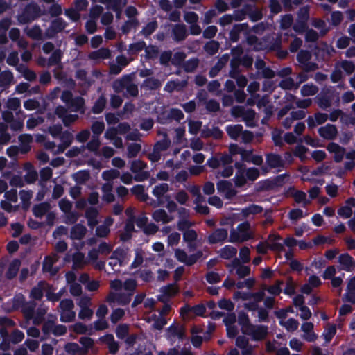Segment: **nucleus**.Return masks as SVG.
<instances>
[{
  "mask_svg": "<svg viewBox=\"0 0 355 355\" xmlns=\"http://www.w3.org/2000/svg\"><path fill=\"white\" fill-rule=\"evenodd\" d=\"M147 167V164L140 159L134 160L131 163L130 171L133 173L141 171L143 169Z\"/></svg>",
  "mask_w": 355,
  "mask_h": 355,
  "instance_id": "55",
  "label": "nucleus"
},
{
  "mask_svg": "<svg viewBox=\"0 0 355 355\" xmlns=\"http://www.w3.org/2000/svg\"><path fill=\"white\" fill-rule=\"evenodd\" d=\"M110 56L111 51L107 48H101L90 53V58L92 59H108Z\"/></svg>",
  "mask_w": 355,
  "mask_h": 355,
  "instance_id": "36",
  "label": "nucleus"
},
{
  "mask_svg": "<svg viewBox=\"0 0 355 355\" xmlns=\"http://www.w3.org/2000/svg\"><path fill=\"white\" fill-rule=\"evenodd\" d=\"M328 119L327 114L317 113L314 116H309L307 122L309 127H315L324 123Z\"/></svg>",
  "mask_w": 355,
  "mask_h": 355,
  "instance_id": "30",
  "label": "nucleus"
},
{
  "mask_svg": "<svg viewBox=\"0 0 355 355\" xmlns=\"http://www.w3.org/2000/svg\"><path fill=\"white\" fill-rule=\"evenodd\" d=\"M101 145L99 137L92 136L91 140L87 142L86 148L91 152H97Z\"/></svg>",
  "mask_w": 355,
  "mask_h": 355,
  "instance_id": "57",
  "label": "nucleus"
},
{
  "mask_svg": "<svg viewBox=\"0 0 355 355\" xmlns=\"http://www.w3.org/2000/svg\"><path fill=\"white\" fill-rule=\"evenodd\" d=\"M189 212L185 208L179 209V230H183V238L187 242L191 243L194 241L197 237L194 230L189 229L191 223L189 220Z\"/></svg>",
  "mask_w": 355,
  "mask_h": 355,
  "instance_id": "1",
  "label": "nucleus"
},
{
  "mask_svg": "<svg viewBox=\"0 0 355 355\" xmlns=\"http://www.w3.org/2000/svg\"><path fill=\"white\" fill-rule=\"evenodd\" d=\"M84 258V254L80 252L73 253L72 255L73 268L74 269L76 268H81L83 266Z\"/></svg>",
  "mask_w": 355,
  "mask_h": 355,
  "instance_id": "50",
  "label": "nucleus"
},
{
  "mask_svg": "<svg viewBox=\"0 0 355 355\" xmlns=\"http://www.w3.org/2000/svg\"><path fill=\"white\" fill-rule=\"evenodd\" d=\"M328 151L334 155V159L336 162H340L345 155V150L336 143H330L327 147Z\"/></svg>",
  "mask_w": 355,
  "mask_h": 355,
  "instance_id": "10",
  "label": "nucleus"
},
{
  "mask_svg": "<svg viewBox=\"0 0 355 355\" xmlns=\"http://www.w3.org/2000/svg\"><path fill=\"white\" fill-rule=\"evenodd\" d=\"M131 79L130 76H124L121 80H118L114 82L113 83V89L115 92L120 93L127 86V83L130 82Z\"/></svg>",
  "mask_w": 355,
  "mask_h": 355,
  "instance_id": "35",
  "label": "nucleus"
},
{
  "mask_svg": "<svg viewBox=\"0 0 355 355\" xmlns=\"http://www.w3.org/2000/svg\"><path fill=\"white\" fill-rule=\"evenodd\" d=\"M51 205L47 202L36 204L33 207V214L36 218H42L50 209Z\"/></svg>",
  "mask_w": 355,
  "mask_h": 355,
  "instance_id": "23",
  "label": "nucleus"
},
{
  "mask_svg": "<svg viewBox=\"0 0 355 355\" xmlns=\"http://www.w3.org/2000/svg\"><path fill=\"white\" fill-rule=\"evenodd\" d=\"M157 120L161 124H167L173 120L178 121V108H171L161 112L157 115Z\"/></svg>",
  "mask_w": 355,
  "mask_h": 355,
  "instance_id": "8",
  "label": "nucleus"
},
{
  "mask_svg": "<svg viewBox=\"0 0 355 355\" xmlns=\"http://www.w3.org/2000/svg\"><path fill=\"white\" fill-rule=\"evenodd\" d=\"M146 46V44L144 40L130 44L128 48V53L130 55H136L143 49H145Z\"/></svg>",
  "mask_w": 355,
  "mask_h": 355,
  "instance_id": "39",
  "label": "nucleus"
},
{
  "mask_svg": "<svg viewBox=\"0 0 355 355\" xmlns=\"http://www.w3.org/2000/svg\"><path fill=\"white\" fill-rule=\"evenodd\" d=\"M226 130L231 138L236 139L242 132V126L241 125H230L227 127Z\"/></svg>",
  "mask_w": 355,
  "mask_h": 355,
  "instance_id": "48",
  "label": "nucleus"
},
{
  "mask_svg": "<svg viewBox=\"0 0 355 355\" xmlns=\"http://www.w3.org/2000/svg\"><path fill=\"white\" fill-rule=\"evenodd\" d=\"M6 106L9 110L12 111H16L21 107L20 99L17 97L9 98L8 99Z\"/></svg>",
  "mask_w": 355,
  "mask_h": 355,
  "instance_id": "64",
  "label": "nucleus"
},
{
  "mask_svg": "<svg viewBox=\"0 0 355 355\" xmlns=\"http://www.w3.org/2000/svg\"><path fill=\"white\" fill-rule=\"evenodd\" d=\"M55 318L52 320L49 319L47 321L44 322L42 331L44 335H49L51 333H53L55 326Z\"/></svg>",
  "mask_w": 355,
  "mask_h": 355,
  "instance_id": "63",
  "label": "nucleus"
},
{
  "mask_svg": "<svg viewBox=\"0 0 355 355\" xmlns=\"http://www.w3.org/2000/svg\"><path fill=\"white\" fill-rule=\"evenodd\" d=\"M41 15V9L35 3H30L24 8L19 15L18 20L20 24H26L37 19Z\"/></svg>",
  "mask_w": 355,
  "mask_h": 355,
  "instance_id": "2",
  "label": "nucleus"
},
{
  "mask_svg": "<svg viewBox=\"0 0 355 355\" xmlns=\"http://www.w3.org/2000/svg\"><path fill=\"white\" fill-rule=\"evenodd\" d=\"M67 26L68 24L62 17H57L51 21L49 27L46 30V37L49 39L55 37L58 33L64 31Z\"/></svg>",
  "mask_w": 355,
  "mask_h": 355,
  "instance_id": "4",
  "label": "nucleus"
},
{
  "mask_svg": "<svg viewBox=\"0 0 355 355\" xmlns=\"http://www.w3.org/2000/svg\"><path fill=\"white\" fill-rule=\"evenodd\" d=\"M158 24L156 20L148 22L142 30L138 33V35H142L145 38H148L157 28Z\"/></svg>",
  "mask_w": 355,
  "mask_h": 355,
  "instance_id": "28",
  "label": "nucleus"
},
{
  "mask_svg": "<svg viewBox=\"0 0 355 355\" xmlns=\"http://www.w3.org/2000/svg\"><path fill=\"white\" fill-rule=\"evenodd\" d=\"M37 304L33 300L26 302L22 309L21 313L26 320H31L33 318Z\"/></svg>",
  "mask_w": 355,
  "mask_h": 355,
  "instance_id": "18",
  "label": "nucleus"
},
{
  "mask_svg": "<svg viewBox=\"0 0 355 355\" xmlns=\"http://www.w3.org/2000/svg\"><path fill=\"white\" fill-rule=\"evenodd\" d=\"M62 53L60 49H56L53 51L48 60V66H55L58 64L62 60Z\"/></svg>",
  "mask_w": 355,
  "mask_h": 355,
  "instance_id": "44",
  "label": "nucleus"
},
{
  "mask_svg": "<svg viewBox=\"0 0 355 355\" xmlns=\"http://www.w3.org/2000/svg\"><path fill=\"white\" fill-rule=\"evenodd\" d=\"M105 129V123L103 121H96L93 122L91 130L93 132V136L99 137V135L103 132Z\"/></svg>",
  "mask_w": 355,
  "mask_h": 355,
  "instance_id": "47",
  "label": "nucleus"
},
{
  "mask_svg": "<svg viewBox=\"0 0 355 355\" xmlns=\"http://www.w3.org/2000/svg\"><path fill=\"white\" fill-rule=\"evenodd\" d=\"M21 261L18 259H13L9 264L8 268L6 272V277L8 279H14L19 270Z\"/></svg>",
  "mask_w": 355,
  "mask_h": 355,
  "instance_id": "21",
  "label": "nucleus"
},
{
  "mask_svg": "<svg viewBox=\"0 0 355 355\" xmlns=\"http://www.w3.org/2000/svg\"><path fill=\"white\" fill-rule=\"evenodd\" d=\"M216 186L218 193L224 195L226 198L230 199L236 193L230 182L221 180L217 183Z\"/></svg>",
  "mask_w": 355,
  "mask_h": 355,
  "instance_id": "9",
  "label": "nucleus"
},
{
  "mask_svg": "<svg viewBox=\"0 0 355 355\" xmlns=\"http://www.w3.org/2000/svg\"><path fill=\"white\" fill-rule=\"evenodd\" d=\"M321 284L320 278L312 275L309 277L308 282L301 288V291L305 294H309L313 288L318 287Z\"/></svg>",
  "mask_w": 355,
  "mask_h": 355,
  "instance_id": "25",
  "label": "nucleus"
},
{
  "mask_svg": "<svg viewBox=\"0 0 355 355\" xmlns=\"http://www.w3.org/2000/svg\"><path fill=\"white\" fill-rule=\"evenodd\" d=\"M159 61L163 65L167 66L171 62L173 66L178 67V52L172 54L171 51H165L161 53Z\"/></svg>",
  "mask_w": 355,
  "mask_h": 355,
  "instance_id": "15",
  "label": "nucleus"
},
{
  "mask_svg": "<svg viewBox=\"0 0 355 355\" xmlns=\"http://www.w3.org/2000/svg\"><path fill=\"white\" fill-rule=\"evenodd\" d=\"M87 228L81 223L75 224L71 229L70 238L72 240H81L87 233Z\"/></svg>",
  "mask_w": 355,
  "mask_h": 355,
  "instance_id": "14",
  "label": "nucleus"
},
{
  "mask_svg": "<svg viewBox=\"0 0 355 355\" xmlns=\"http://www.w3.org/2000/svg\"><path fill=\"white\" fill-rule=\"evenodd\" d=\"M26 34L33 40H39L42 36V30L38 25H35L27 31Z\"/></svg>",
  "mask_w": 355,
  "mask_h": 355,
  "instance_id": "59",
  "label": "nucleus"
},
{
  "mask_svg": "<svg viewBox=\"0 0 355 355\" xmlns=\"http://www.w3.org/2000/svg\"><path fill=\"white\" fill-rule=\"evenodd\" d=\"M338 67L341 69V71L345 72L346 74L352 73L354 69V64L349 61H343L337 64Z\"/></svg>",
  "mask_w": 355,
  "mask_h": 355,
  "instance_id": "60",
  "label": "nucleus"
},
{
  "mask_svg": "<svg viewBox=\"0 0 355 355\" xmlns=\"http://www.w3.org/2000/svg\"><path fill=\"white\" fill-rule=\"evenodd\" d=\"M336 333V326L333 324L328 323L322 334V338L324 340L325 343H329Z\"/></svg>",
  "mask_w": 355,
  "mask_h": 355,
  "instance_id": "31",
  "label": "nucleus"
},
{
  "mask_svg": "<svg viewBox=\"0 0 355 355\" xmlns=\"http://www.w3.org/2000/svg\"><path fill=\"white\" fill-rule=\"evenodd\" d=\"M251 236L250 225L248 223L240 224L236 229L230 232L229 241L231 243H241Z\"/></svg>",
  "mask_w": 355,
  "mask_h": 355,
  "instance_id": "3",
  "label": "nucleus"
},
{
  "mask_svg": "<svg viewBox=\"0 0 355 355\" xmlns=\"http://www.w3.org/2000/svg\"><path fill=\"white\" fill-rule=\"evenodd\" d=\"M267 163L271 168H278L283 165L281 157L277 155H270L267 157Z\"/></svg>",
  "mask_w": 355,
  "mask_h": 355,
  "instance_id": "46",
  "label": "nucleus"
},
{
  "mask_svg": "<svg viewBox=\"0 0 355 355\" xmlns=\"http://www.w3.org/2000/svg\"><path fill=\"white\" fill-rule=\"evenodd\" d=\"M237 171L234 178V183L237 187H241L246 183V173L243 166L240 163H236Z\"/></svg>",
  "mask_w": 355,
  "mask_h": 355,
  "instance_id": "17",
  "label": "nucleus"
},
{
  "mask_svg": "<svg viewBox=\"0 0 355 355\" xmlns=\"http://www.w3.org/2000/svg\"><path fill=\"white\" fill-rule=\"evenodd\" d=\"M227 238V231L225 229H218L209 236L211 243H222Z\"/></svg>",
  "mask_w": 355,
  "mask_h": 355,
  "instance_id": "20",
  "label": "nucleus"
},
{
  "mask_svg": "<svg viewBox=\"0 0 355 355\" xmlns=\"http://www.w3.org/2000/svg\"><path fill=\"white\" fill-rule=\"evenodd\" d=\"M320 135L326 139H334L337 135V130L333 125H327L318 130Z\"/></svg>",
  "mask_w": 355,
  "mask_h": 355,
  "instance_id": "19",
  "label": "nucleus"
},
{
  "mask_svg": "<svg viewBox=\"0 0 355 355\" xmlns=\"http://www.w3.org/2000/svg\"><path fill=\"white\" fill-rule=\"evenodd\" d=\"M120 175V172L116 169H110L102 173V178L105 181H112Z\"/></svg>",
  "mask_w": 355,
  "mask_h": 355,
  "instance_id": "49",
  "label": "nucleus"
},
{
  "mask_svg": "<svg viewBox=\"0 0 355 355\" xmlns=\"http://www.w3.org/2000/svg\"><path fill=\"white\" fill-rule=\"evenodd\" d=\"M85 104V99L82 96H76L73 98L69 106L73 107L75 112H84Z\"/></svg>",
  "mask_w": 355,
  "mask_h": 355,
  "instance_id": "43",
  "label": "nucleus"
},
{
  "mask_svg": "<svg viewBox=\"0 0 355 355\" xmlns=\"http://www.w3.org/2000/svg\"><path fill=\"white\" fill-rule=\"evenodd\" d=\"M160 82L155 78H148L144 80L143 86L149 89H157L160 87Z\"/></svg>",
  "mask_w": 355,
  "mask_h": 355,
  "instance_id": "53",
  "label": "nucleus"
},
{
  "mask_svg": "<svg viewBox=\"0 0 355 355\" xmlns=\"http://www.w3.org/2000/svg\"><path fill=\"white\" fill-rule=\"evenodd\" d=\"M205 312V307L198 305L194 307L185 306L181 309V316L184 320H189L196 315H202Z\"/></svg>",
  "mask_w": 355,
  "mask_h": 355,
  "instance_id": "6",
  "label": "nucleus"
},
{
  "mask_svg": "<svg viewBox=\"0 0 355 355\" xmlns=\"http://www.w3.org/2000/svg\"><path fill=\"white\" fill-rule=\"evenodd\" d=\"M168 214L164 209H159L153 213V218L156 222L167 223Z\"/></svg>",
  "mask_w": 355,
  "mask_h": 355,
  "instance_id": "51",
  "label": "nucleus"
},
{
  "mask_svg": "<svg viewBox=\"0 0 355 355\" xmlns=\"http://www.w3.org/2000/svg\"><path fill=\"white\" fill-rule=\"evenodd\" d=\"M170 145L171 140L168 138L167 134L164 133V138L157 141L153 148L161 153L162 151L167 150Z\"/></svg>",
  "mask_w": 355,
  "mask_h": 355,
  "instance_id": "38",
  "label": "nucleus"
},
{
  "mask_svg": "<svg viewBox=\"0 0 355 355\" xmlns=\"http://www.w3.org/2000/svg\"><path fill=\"white\" fill-rule=\"evenodd\" d=\"M106 102L105 96L103 95H101L92 107V113L95 114H101L106 106Z\"/></svg>",
  "mask_w": 355,
  "mask_h": 355,
  "instance_id": "33",
  "label": "nucleus"
},
{
  "mask_svg": "<svg viewBox=\"0 0 355 355\" xmlns=\"http://www.w3.org/2000/svg\"><path fill=\"white\" fill-rule=\"evenodd\" d=\"M243 333L252 335L255 340H261L266 336L267 328L263 326L247 327Z\"/></svg>",
  "mask_w": 355,
  "mask_h": 355,
  "instance_id": "12",
  "label": "nucleus"
},
{
  "mask_svg": "<svg viewBox=\"0 0 355 355\" xmlns=\"http://www.w3.org/2000/svg\"><path fill=\"white\" fill-rule=\"evenodd\" d=\"M128 157L129 158H133L137 157L138 153L141 149L140 144L137 143H132L128 146Z\"/></svg>",
  "mask_w": 355,
  "mask_h": 355,
  "instance_id": "58",
  "label": "nucleus"
},
{
  "mask_svg": "<svg viewBox=\"0 0 355 355\" xmlns=\"http://www.w3.org/2000/svg\"><path fill=\"white\" fill-rule=\"evenodd\" d=\"M0 336L2 338V341L0 343V349L3 351H8L10 348L11 336L6 327L0 329Z\"/></svg>",
  "mask_w": 355,
  "mask_h": 355,
  "instance_id": "22",
  "label": "nucleus"
},
{
  "mask_svg": "<svg viewBox=\"0 0 355 355\" xmlns=\"http://www.w3.org/2000/svg\"><path fill=\"white\" fill-rule=\"evenodd\" d=\"M301 330L303 331L302 338L308 342L315 341L318 336L313 331V324L311 322H304L301 326Z\"/></svg>",
  "mask_w": 355,
  "mask_h": 355,
  "instance_id": "11",
  "label": "nucleus"
},
{
  "mask_svg": "<svg viewBox=\"0 0 355 355\" xmlns=\"http://www.w3.org/2000/svg\"><path fill=\"white\" fill-rule=\"evenodd\" d=\"M281 238L278 235H270L268 240V246L272 250L280 252L283 250L284 245L280 242Z\"/></svg>",
  "mask_w": 355,
  "mask_h": 355,
  "instance_id": "27",
  "label": "nucleus"
},
{
  "mask_svg": "<svg viewBox=\"0 0 355 355\" xmlns=\"http://www.w3.org/2000/svg\"><path fill=\"white\" fill-rule=\"evenodd\" d=\"M139 22L137 18L128 19L124 22L121 26V32L124 35H128L132 28H136Z\"/></svg>",
  "mask_w": 355,
  "mask_h": 355,
  "instance_id": "34",
  "label": "nucleus"
},
{
  "mask_svg": "<svg viewBox=\"0 0 355 355\" xmlns=\"http://www.w3.org/2000/svg\"><path fill=\"white\" fill-rule=\"evenodd\" d=\"M19 195L22 202V208L24 210H27L30 207V200L32 198V192L31 191L21 190Z\"/></svg>",
  "mask_w": 355,
  "mask_h": 355,
  "instance_id": "41",
  "label": "nucleus"
},
{
  "mask_svg": "<svg viewBox=\"0 0 355 355\" xmlns=\"http://www.w3.org/2000/svg\"><path fill=\"white\" fill-rule=\"evenodd\" d=\"M279 323L288 331H295L299 325L298 322L293 318H290L287 320H280Z\"/></svg>",
  "mask_w": 355,
  "mask_h": 355,
  "instance_id": "45",
  "label": "nucleus"
},
{
  "mask_svg": "<svg viewBox=\"0 0 355 355\" xmlns=\"http://www.w3.org/2000/svg\"><path fill=\"white\" fill-rule=\"evenodd\" d=\"M46 313V309L42 306H40L37 309L36 311H35L34 316L33 320V323L35 325H40L44 320V316Z\"/></svg>",
  "mask_w": 355,
  "mask_h": 355,
  "instance_id": "37",
  "label": "nucleus"
},
{
  "mask_svg": "<svg viewBox=\"0 0 355 355\" xmlns=\"http://www.w3.org/2000/svg\"><path fill=\"white\" fill-rule=\"evenodd\" d=\"M98 211L96 208L90 207L87 209L85 211V218L87 220L88 226L92 228L98 224Z\"/></svg>",
  "mask_w": 355,
  "mask_h": 355,
  "instance_id": "24",
  "label": "nucleus"
},
{
  "mask_svg": "<svg viewBox=\"0 0 355 355\" xmlns=\"http://www.w3.org/2000/svg\"><path fill=\"white\" fill-rule=\"evenodd\" d=\"M146 58L147 60H154L157 58L159 54V49L157 46L150 45L145 48Z\"/></svg>",
  "mask_w": 355,
  "mask_h": 355,
  "instance_id": "52",
  "label": "nucleus"
},
{
  "mask_svg": "<svg viewBox=\"0 0 355 355\" xmlns=\"http://www.w3.org/2000/svg\"><path fill=\"white\" fill-rule=\"evenodd\" d=\"M101 343L105 344L107 346L108 352L112 355H116L120 349L119 342L116 341L113 334H106L99 338Z\"/></svg>",
  "mask_w": 355,
  "mask_h": 355,
  "instance_id": "7",
  "label": "nucleus"
},
{
  "mask_svg": "<svg viewBox=\"0 0 355 355\" xmlns=\"http://www.w3.org/2000/svg\"><path fill=\"white\" fill-rule=\"evenodd\" d=\"M14 78L13 73L9 71H3L0 73V87L8 88Z\"/></svg>",
  "mask_w": 355,
  "mask_h": 355,
  "instance_id": "29",
  "label": "nucleus"
},
{
  "mask_svg": "<svg viewBox=\"0 0 355 355\" xmlns=\"http://www.w3.org/2000/svg\"><path fill=\"white\" fill-rule=\"evenodd\" d=\"M174 290L171 285L162 287V295L157 296L159 301L166 302L172 295V291Z\"/></svg>",
  "mask_w": 355,
  "mask_h": 355,
  "instance_id": "61",
  "label": "nucleus"
},
{
  "mask_svg": "<svg viewBox=\"0 0 355 355\" xmlns=\"http://www.w3.org/2000/svg\"><path fill=\"white\" fill-rule=\"evenodd\" d=\"M129 324L123 323L119 324L115 330L116 336L119 339H124L129 334Z\"/></svg>",
  "mask_w": 355,
  "mask_h": 355,
  "instance_id": "42",
  "label": "nucleus"
},
{
  "mask_svg": "<svg viewBox=\"0 0 355 355\" xmlns=\"http://www.w3.org/2000/svg\"><path fill=\"white\" fill-rule=\"evenodd\" d=\"M168 191V185L166 183H162L159 185H156L153 190V194L159 201L161 198Z\"/></svg>",
  "mask_w": 355,
  "mask_h": 355,
  "instance_id": "40",
  "label": "nucleus"
},
{
  "mask_svg": "<svg viewBox=\"0 0 355 355\" xmlns=\"http://www.w3.org/2000/svg\"><path fill=\"white\" fill-rule=\"evenodd\" d=\"M232 114L236 117H241L249 126H253L255 113L250 109H245L243 107H235L232 110Z\"/></svg>",
  "mask_w": 355,
  "mask_h": 355,
  "instance_id": "5",
  "label": "nucleus"
},
{
  "mask_svg": "<svg viewBox=\"0 0 355 355\" xmlns=\"http://www.w3.org/2000/svg\"><path fill=\"white\" fill-rule=\"evenodd\" d=\"M310 58H311V55L308 51H302L297 54L298 61L301 64H304L305 69L307 70H313L315 69V64H311L309 65L307 63L308 61L309 60Z\"/></svg>",
  "mask_w": 355,
  "mask_h": 355,
  "instance_id": "32",
  "label": "nucleus"
},
{
  "mask_svg": "<svg viewBox=\"0 0 355 355\" xmlns=\"http://www.w3.org/2000/svg\"><path fill=\"white\" fill-rule=\"evenodd\" d=\"M125 257V252L124 250L120 247L117 248L112 252V255L110 256V259L117 260L121 264L123 260Z\"/></svg>",
  "mask_w": 355,
  "mask_h": 355,
  "instance_id": "62",
  "label": "nucleus"
},
{
  "mask_svg": "<svg viewBox=\"0 0 355 355\" xmlns=\"http://www.w3.org/2000/svg\"><path fill=\"white\" fill-rule=\"evenodd\" d=\"M236 249L232 246L227 245L224 247L220 251V255L224 259H230L236 255Z\"/></svg>",
  "mask_w": 355,
  "mask_h": 355,
  "instance_id": "56",
  "label": "nucleus"
},
{
  "mask_svg": "<svg viewBox=\"0 0 355 355\" xmlns=\"http://www.w3.org/2000/svg\"><path fill=\"white\" fill-rule=\"evenodd\" d=\"M45 284H46L45 281H40L37 285L31 289L30 297L34 300H41L44 295L43 290Z\"/></svg>",
  "mask_w": 355,
  "mask_h": 355,
  "instance_id": "26",
  "label": "nucleus"
},
{
  "mask_svg": "<svg viewBox=\"0 0 355 355\" xmlns=\"http://www.w3.org/2000/svg\"><path fill=\"white\" fill-rule=\"evenodd\" d=\"M125 315V311L121 308H117L112 311L110 315V320L112 323L116 324Z\"/></svg>",
  "mask_w": 355,
  "mask_h": 355,
  "instance_id": "54",
  "label": "nucleus"
},
{
  "mask_svg": "<svg viewBox=\"0 0 355 355\" xmlns=\"http://www.w3.org/2000/svg\"><path fill=\"white\" fill-rule=\"evenodd\" d=\"M355 207L354 198H349L346 201V205L338 210V214L343 218H349L353 214L352 208Z\"/></svg>",
  "mask_w": 355,
  "mask_h": 355,
  "instance_id": "16",
  "label": "nucleus"
},
{
  "mask_svg": "<svg viewBox=\"0 0 355 355\" xmlns=\"http://www.w3.org/2000/svg\"><path fill=\"white\" fill-rule=\"evenodd\" d=\"M338 263L344 270L352 271L355 268V261L347 253L338 257Z\"/></svg>",
  "mask_w": 355,
  "mask_h": 355,
  "instance_id": "13",
  "label": "nucleus"
}]
</instances>
